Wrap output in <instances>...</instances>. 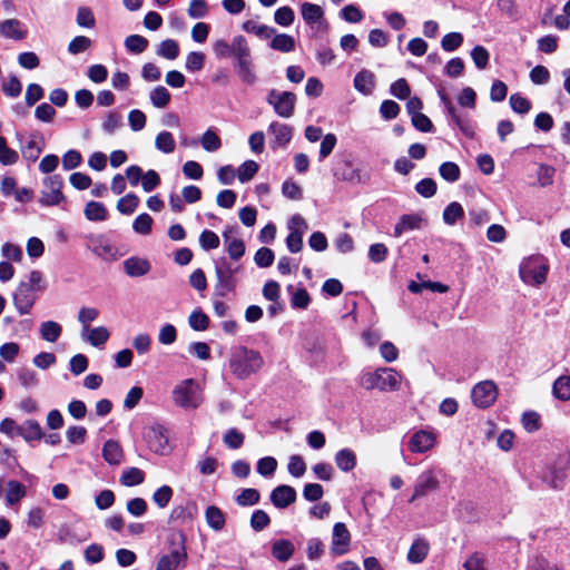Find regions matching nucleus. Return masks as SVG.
<instances>
[{
	"mask_svg": "<svg viewBox=\"0 0 570 570\" xmlns=\"http://www.w3.org/2000/svg\"><path fill=\"white\" fill-rule=\"evenodd\" d=\"M265 365L262 353L246 346H236L228 358L230 373L238 380H247Z\"/></svg>",
	"mask_w": 570,
	"mask_h": 570,
	"instance_id": "obj_1",
	"label": "nucleus"
},
{
	"mask_svg": "<svg viewBox=\"0 0 570 570\" xmlns=\"http://www.w3.org/2000/svg\"><path fill=\"white\" fill-rule=\"evenodd\" d=\"M232 50L239 79L246 85H254L257 76L247 39L242 35L235 36L232 40Z\"/></svg>",
	"mask_w": 570,
	"mask_h": 570,
	"instance_id": "obj_2",
	"label": "nucleus"
},
{
	"mask_svg": "<svg viewBox=\"0 0 570 570\" xmlns=\"http://www.w3.org/2000/svg\"><path fill=\"white\" fill-rule=\"evenodd\" d=\"M401 374L392 367L365 371L360 376V385L367 391H397L401 386Z\"/></svg>",
	"mask_w": 570,
	"mask_h": 570,
	"instance_id": "obj_3",
	"label": "nucleus"
},
{
	"mask_svg": "<svg viewBox=\"0 0 570 570\" xmlns=\"http://www.w3.org/2000/svg\"><path fill=\"white\" fill-rule=\"evenodd\" d=\"M175 405L185 410H195L203 403V391L194 379H186L173 389Z\"/></svg>",
	"mask_w": 570,
	"mask_h": 570,
	"instance_id": "obj_4",
	"label": "nucleus"
},
{
	"mask_svg": "<svg viewBox=\"0 0 570 570\" xmlns=\"http://www.w3.org/2000/svg\"><path fill=\"white\" fill-rule=\"evenodd\" d=\"M549 266L541 255H531L524 258L519 267L521 281L531 286H540L547 281Z\"/></svg>",
	"mask_w": 570,
	"mask_h": 570,
	"instance_id": "obj_5",
	"label": "nucleus"
},
{
	"mask_svg": "<svg viewBox=\"0 0 570 570\" xmlns=\"http://www.w3.org/2000/svg\"><path fill=\"white\" fill-rule=\"evenodd\" d=\"M186 538L183 533L179 534L178 541L175 538L170 540L173 546L167 554H163L157 564L156 570H177L179 567H185L187 561V551L185 546Z\"/></svg>",
	"mask_w": 570,
	"mask_h": 570,
	"instance_id": "obj_6",
	"label": "nucleus"
},
{
	"mask_svg": "<svg viewBox=\"0 0 570 570\" xmlns=\"http://www.w3.org/2000/svg\"><path fill=\"white\" fill-rule=\"evenodd\" d=\"M63 180L60 175L48 176L42 181V190L39 202L43 206H56L63 200L61 188Z\"/></svg>",
	"mask_w": 570,
	"mask_h": 570,
	"instance_id": "obj_7",
	"label": "nucleus"
},
{
	"mask_svg": "<svg viewBox=\"0 0 570 570\" xmlns=\"http://www.w3.org/2000/svg\"><path fill=\"white\" fill-rule=\"evenodd\" d=\"M215 272L217 277L215 293L224 297L236 287L235 274L238 272V267H233L228 262L222 261V263L216 266Z\"/></svg>",
	"mask_w": 570,
	"mask_h": 570,
	"instance_id": "obj_8",
	"label": "nucleus"
},
{
	"mask_svg": "<svg viewBox=\"0 0 570 570\" xmlns=\"http://www.w3.org/2000/svg\"><path fill=\"white\" fill-rule=\"evenodd\" d=\"M268 104L274 107L275 112L283 117L289 118L294 114L296 96L289 91L271 90L268 95Z\"/></svg>",
	"mask_w": 570,
	"mask_h": 570,
	"instance_id": "obj_9",
	"label": "nucleus"
},
{
	"mask_svg": "<svg viewBox=\"0 0 570 570\" xmlns=\"http://www.w3.org/2000/svg\"><path fill=\"white\" fill-rule=\"evenodd\" d=\"M149 449L157 454H166L169 451L167 431L161 424H153L144 432Z\"/></svg>",
	"mask_w": 570,
	"mask_h": 570,
	"instance_id": "obj_10",
	"label": "nucleus"
},
{
	"mask_svg": "<svg viewBox=\"0 0 570 570\" xmlns=\"http://www.w3.org/2000/svg\"><path fill=\"white\" fill-rule=\"evenodd\" d=\"M471 397L475 406L487 409L491 406L498 397L497 385L492 381L480 382L472 389Z\"/></svg>",
	"mask_w": 570,
	"mask_h": 570,
	"instance_id": "obj_11",
	"label": "nucleus"
},
{
	"mask_svg": "<svg viewBox=\"0 0 570 570\" xmlns=\"http://www.w3.org/2000/svg\"><path fill=\"white\" fill-rule=\"evenodd\" d=\"M351 546V533L343 522H337L333 527L331 552L334 556H343L348 552Z\"/></svg>",
	"mask_w": 570,
	"mask_h": 570,
	"instance_id": "obj_12",
	"label": "nucleus"
},
{
	"mask_svg": "<svg viewBox=\"0 0 570 570\" xmlns=\"http://www.w3.org/2000/svg\"><path fill=\"white\" fill-rule=\"evenodd\" d=\"M439 485L440 482L431 470L422 472L415 481L413 495L409 501L413 502L417 498L425 497L428 493L436 491Z\"/></svg>",
	"mask_w": 570,
	"mask_h": 570,
	"instance_id": "obj_13",
	"label": "nucleus"
},
{
	"mask_svg": "<svg viewBox=\"0 0 570 570\" xmlns=\"http://www.w3.org/2000/svg\"><path fill=\"white\" fill-rule=\"evenodd\" d=\"M37 299L36 291L24 284L18 285L13 293V304L20 315L28 314Z\"/></svg>",
	"mask_w": 570,
	"mask_h": 570,
	"instance_id": "obj_14",
	"label": "nucleus"
},
{
	"mask_svg": "<svg viewBox=\"0 0 570 570\" xmlns=\"http://www.w3.org/2000/svg\"><path fill=\"white\" fill-rule=\"evenodd\" d=\"M435 443V435L431 431L420 430L415 432L410 441L409 449L414 453H423L431 450Z\"/></svg>",
	"mask_w": 570,
	"mask_h": 570,
	"instance_id": "obj_15",
	"label": "nucleus"
},
{
	"mask_svg": "<svg viewBox=\"0 0 570 570\" xmlns=\"http://www.w3.org/2000/svg\"><path fill=\"white\" fill-rule=\"evenodd\" d=\"M296 500V491L289 485H278L271 493L272 503L278 509H285Z\"/></svg>",
	"mask_w": 570,
	"mask_h": 570,
	"instance_id": "obj_16",
	"label": "nucleus"
},
{
	"mask_svg": "<svg viewBox=\"0 0 570 570\" xmlns=\"http://www.w3.org/2000/svg\"><path fill=\"white\" fill-rule=\"evenodd\" d=\"M124 271L129 277H141L147 275L150 269L151 265L148 259L138 257V256H131L124 261Z\"/></svg>",
	"mask_w": 570,
	"mask_h": 570,
	"instance_id": "obj_17",
	"label": "nucleus"
},
{
	"mask_svg": "<svg viewBox=\"0 0 570 570\" xmlns=\"http://www.w3.org/2000/svg\"><path fill=\"white\" fill-rule=\"evenodd\" d=\"M422 217L419 214L402 215L394 227V236L400 237L405 232L420 229Z\"/></svg>",
	"mask_w": 570,
	"mask_h": 570,
	"instance_id": "obj_18",
	"label": "nucleus"
},
{
	"mask_svg": "<svg viewBox=\"0 0 570 570\" xmlns=\"http://www.w3.org/2000/svg\"><path fill=\"white\" fill-rule=\"evenodd\" d=\"M375 87V76L372 71L367 69H362L360 72L356 73L354 78V88L367 96L373 92V89Z\"/></svg>",
	"mask_w": 570,
	"mask_h": 570,
	"instance_id": "obj_19",
	"label": "nucleus"
},
{
	"mask_svg": "<svg viewBox=\"0 0 570 570\" xmlns=\"http://www.w3.org/2000/svg\"><path fill=\"white\" fill-rule=\"evenodd\" d=\"M27 494V488L17 480H10L7 482L6 489V504L13 507L18 504Z\"/></svg>",
	"mask_w": 570,
	"mask_h": 570,
	"instance_id": "obj_20",
	"label": "nucleus"
},
{
	"mask_svg": "<svg viewBox=\"0 0 570 570\" xmlns=\"http://www.w3.org/2000/svg\"><path fill=\"white\" fill-rule=\"evenodd\" d=\"M294 543L286 539L275 540L272 544V556L281 562L288 561L294 554Z\"/></svg>",
	"mask_w": 570,
	"mask_h": 570,
	"instance_id": "obj_21",
	"label": "nucleus"
},
{
	"mask_svg": "<svg viewBox=\"0 0 570 570\" xmlns=\"http://www.w3.org/2000/svg\"><path fill=\"white\" fill-rule=\"evenodd\" d=\"M81 336L85 341L90 343L95 347H100L105 345V343L108 341L110 334L107 327L105 326H98L90 328L88 327V331L82 330Z\"/></svg>",
	"mask_w": 570,
	"mask_h": 570,
	"instance_id": "obj_22",
	"label": "nucleus"
},
{
	"mask_svg": "<svg viewBox=\"0 0 570 570\" xmlns=\"http://www.w3.org/2000/svg\"><path fill=\"white\" fill-rule=\"evenodd\" d=\"M0 35L6 38L21 40L26 37L22 24L17 19H8L0 23Z\"/></svg>",
	"mask_w": 570,
	"mask_h": 570,
	"instance_id": "obj_23",
	"label": "nucleus"
},
{
	"mask_svg": "<svg viewBox=\"0 0 570 570\" xmlns=\"http://www.w3.org/2000/svg\"><path fill=\"white\" fill-rule=\"evenodd\" d=\"M429 551L430 546L428 541L417 538L414 540L407 552V560L412 563H420L428 557Z\"/></svg>",
	"mask_w": 570,
	"mask_h": 570,
	"instance_id": "obj_24",
	"label": "nucleus"
},
{
	"mask_svg": "<svg viewBox=\"0 0 570 570\" xmlns=\"http://www.w3.org/2000/svg\"><path fill=\"white\" fill-rule=\"evenodd\" d=\"M102 456L109 464H120L124 459V452L117 441L109 440L104 444Z\"/></svg>",
	"mask_w": 570,
	"mask_h": 570,
	"instance_id": "obj_25",
	"label": "nucleus"
},
{
	"mask_svg": "<svg viewBox=\"0 0 570 570\" xmlns=\"http://www.w3.org/2000/svg\"><path fill=\"white\" fill-rule=\"evenodd\" d=\"M336 466L343 472H350L356 466V455L351 449H342L334 456Z\"/></svg>",
	"mask_w": 570,
	"mask_h": 570,
	"instance_id": "obj_26",
	"label": "nucleus"
},
{
	"mask_svg": "<svg viewBox=\"0 0 570 570\" xmlns=\"http://www.w3.org/2000/svg\"><path fill=\"white\" fill-rule=\"evenodd\" d=\"M268 130L274 135L275 144L278 146L287 145L293 137V128L285 124L272 122Z\"/></svg>",
	"mask_w": 570,
	"mask_h": 570,
	"instance_id": "obj_27",
	"label": "nucleus"
},
{
	"mask_svg": "<svg viewBox=\"0 0 570 570\" xmlns=\"http://www.w3.org/2000/svg\"><path fill=\"white\" fill-rule=\"evenodd\" d=\"M495 8L501 16L511 21H518L520 19L521 14L518 0H495Z\"/></svg>",
	"mask_w": 570,
	"mask_h": 570,
	"instance_id": "obj_28",
	"label": "nucleus"
},
{
	"mask_svg": "<svg viewBox=\"0 0 570 570\" xmlns=\"http://www.w3.org/2000/svg\"><path fill=\"white\" fill-rule=\"evenodd\" d=\"M19 435L27 442L38 441L43 438L41 426L35 420H27L20 425Z\"/></svg>",
	"mask_w": 570,
	"mask_h": 570,
	"instance_id": "obj_29",
	"label": "nucleus"
},
{
	"mask_svg": "<svg viewBox=\"0 0 570 570\" xmlns=\"http://www.w3.org/2000/svg\"><path fill=\"white\" fill-rule=\"evenodd\" d=\"M242 29L245 32L253 33L261 39H268L275 35L276 29L266 24H261L254 20H247L243 22Z\"/></svg>",
	"mask_w": 570,
	"mask_h": 570,
	"instance_id": "obj_30",
	"label": "nucleus"
},
{
	"mask_svg": "<svg viewBox=\"0 0 570 570\" xmlns=\"http://www.w3.org/2000/svg\"><path fill=\"white\" fill-rule=\"evenodd\" d=\"M39 333L43 341L55 343L62 333V326L55 321H46L40 324Z\"/></svg>",
	"mask_w": 570,
	"mask_h": 570,
	"instance_id": "obj_31",
	"label": "nucleus"
},
{
	"mask_svg": "<svg viewBox=\"0 0 570 570\" xmlns=\"http://www.w3.org/2000/svg\"><path fill=\"white\" fill-rule=\"evenodd\" d=\"M301 14L306 23L314 24L323 20L324 11L318 4L304 2L301 6Z\"/></svg>",
	"mask_w": 570,
	"mask_h": 570,
	"instance_id": "obj_32",
	"label": "nucleus"
},
{
	"mask_svg": "<svg viewBox=\"0 0 570 570\" xmlns=\"http://www.w3.org/2000/svg\"><path fill=\"white\" fill-rule=\"evenodd\" d=\"M271 48L281 52H291L295 48V40L286 33H276L272 36Z\"/></svg>",
	"mask_w": 570,
	"mask_h": 570,
	"instance_id": "obj_33",
	"label": "nucleus"
},
{
	"mask_svg": "<svg viewBox=\"0 0 570 570\" xmlns=\"http://www.w3.org/2000/svg\"><path fill=\"white\" fill-rule=\"evenodd\" d=\"M205 518L208 527L215 531L222 530L225 525V514L219 508L215 505H210L206 509Z\"/></svg>",
	"mask_w": 570,
	"mask_h": 570,
	"instance_id": "obj_34",
	"label": "nucleus"
},
{
	"mask_svg": "<svg viewBox=\"0 0 570 570\" xmlns=\"http://www.w3.org/2000/svg\"><path fill=\"white\" fill-rule=\"evenodd\" d=\"M83 214L88 220L102 222L107 218V209L102 203L89 202L85 206Z\"/></svg>",
	"mask_w": 570,
	"mask_h": 570,
	"instance_id": "obj_35",
	"label": "nucleus"
},
{
	"mask_svg": "<svg viewBox=\"0 0 570 570\" xmlns=\"http://www.w3.org/2000/svg\"><path fill=\"white\" fill-rule=\"evenodd\" d=\"M156 53L165 59L175 60L179 56L178 42L174 39H166L159 43Z\"/></svg>",
	"mask_w": 570,
	"mask_h": 570,
	"instance_id": "obj_36",
	"label": "nucleus"
},
{
	"mask_svg": "<svg viewBox=\"0 0 570 570\" xmlns=\"http://www.w3.org/2000/svg\"><path fill=\"white\" fill-rule=\"evenodd\" d=\"M155 147L165 154L174 153L176 148V141L171 132L169 131H160L155 139Z\"/></svg>",
	"mask_w": 570,
	"mask_h": 570,
	"instance_id": "obj_37",
	"label": "nucleus"
},
{
	"mask_svg": "<svg viewBox=\"0 0 570 570\" xmlns=\"http://www.w3.org/2000/svg\"><path fill=\"white\" fill-rule=\"evenodd\" d=\"M20 151L27 161H36L42 151V147L36 141L35 137H30L26 144L20 145Z\"/></svg>",
	"mask_w": 570,
	"mask_h": 570,
	"instance_id": "obj_38",
	"label": "nucleus"
},
{
	"mask_svg": "<svg viewBox=\"0 0 570 570\" xmlns=\"http://www.w3.org/2000/svg\"><path fill=\"white\" fill-rule=\"evenodd\" d=\"M170 92L164 86H157L149 92V99L156 108H165L170 102Z\"/></svg>",
	"mask_w": 570,
	"mask_h": 570,
	"instance_id": "obj_39",
	"label": "nucleus"
},
{
	"mask_svg": "<svg viewBox=\"0 0 570 570\" xmlns=\"http://www.w3.org/2000/svg\"><path fill=\"white\" fill-rule=\"evenodd\" d=\"M552 392L561 401L570 400V376L562 375L558 377L553 383Z\"/></svg>",
	"mask_w": 570,
	"mask_h": 570,
	"instance_id": "obj_40",
	"label": "nucleus"
},
{
	"mask_svg": "<svg viewBox=\"0 0 570 570\" xmlns=\"http://www.w3.org/2000/svg\"><path fill=\"white\" fill-rule=\"evenodd\" d=\"M19 160L17 150L8 147L4 137L0 136V164L3 166H12Z\"/></svg>",
	"mask_w": 570,
	"mask_h": 570,
	"instance_id": "obj_41",
	"label": "nucleus"
},
{
	"mask_svg": "<svg viewBox=\"0 0 570 570\" xmlns=\"http://www.w3.org/2000/svg\"><path fill=\"white\" fill-rule=\"evenodd\" d=\"M463 216H464L463 207L458 202H452L443 210V222L450 226L454 225Z\"/></svg>",
	"mask_w": 570,
	"mask_h": 570,
	"instance_id": "obj_42",
	"label": "nucleus"
},
{
	"mask_svg": "<svg viewBox=\"0 0 570 570\" xmlns=\"http://www.w3.org/2000/svg\"><path fill=\"white\" fill-rule=\"evenodd\" d=\"M145 480V473L138 468H129L121 474L120 482L126 487L139 485Z\"/></svg>",
	"mask_w": 570,
	"mask_h": 570,
	"instance_id": "obj_43",
	"label": "nucleus"
},
{
	"mask_svg": "<svg viewBox=\"0 0 570 570\" xmlns=\"http://www.w3.org/2000/svg\"><path fill=\"white\" fill-rule=\"evenodd\" d=\"M1 89L4 96L9 98H17L22 91V85L18 77L12 75L2 81Z\"/></svg>",
	"mask_w": 570,
	"mask_h": 570,
	"instance_id": "obj_44",
	"label": "nucleus"
},
{
	"mask_svg": "<svg viewBox=\"0 0 570 570\" xmlns=\"http://www.w3.org/2000/svg\"><path fill=\"white\" fill-rule=\"evenodd\" d=\"M174 491L169 485H161L153 493V502L159 508L165 509L171 498H173Z\"/></svg>",
	"mask_w": 570,
	"mask_h": 570,
	"instance_id": "obj_45",
	"label": "nucleus"
},
{
	"mask_svg": "<svg viewBox=\"0 0 570 570\" xmlns=\"http://www.w3.org/2000/svg\"><path fill=\"white\" fill-rule=\"evenodd\" d=\"M462 570H487V558L481 552H473L462 564Z\"/></svg>",
	"mask_w": 570,
	"mask_h": 570,
	"instance_id": "obj_46",
	"label": "nucleus"
},
{
	"mask_svg": "<svg viewBox=\"0 0 570 570\" xmlns=\"http://www.w3.org/2000/svg\"><path fill=\"white\" fill-rule=\"evenodd\" d=\"M200 144H202L203 148L208 153L216 151L222 147L220 138L212 129H207L203 134V136L200 138Z\"/></svg>",
	"mask_w": 570,
	"mask_h": 570,
	"instance_id": "obj_47",
	"label": "nucleus"
},
{
	"mask_svg": "<svg viewBox=\"0 0 570 570\" xmlns=\"http://www.w3.org/2000/svg\"><path fill=\"white\" fill-rule=\"evenodd\" d=\"M139 204V198L135 194H127L117 202V209L125 215L135 212Z\"/></svg>",
	"mask_w": 570,
	"mask_h": 570,
	"instance_id": "obj_48",
	"label": "nucleus"
},
{
	"mask_svg": "<svg viewBox=\"0 0 570 570\" xmlns=\"http://www.w3.org/2000/svg\"><path fill=\"white\" fill-rule=\"evenodd\" d=\"M148 40L139 35L128 36L125 40V47L128 51L134 53H141L146 50Z\"/></svg>",
	"mask_w": 570,
	"mask_h": 570,
	"instance_id": "obj_49",
	"label": "nucleus"
},
{
	"mask_svg": "<svg viewBox=\"0 0 570 570\" xmlns=\"http://www.w3.org/2000/svg\"><path fill=\"white\" fill-rule=\"evenodd\" d=\"M258 164L254 160L243 163L237 169V177L240 183L250 180L258 171Z\"/></svg>",
	"mask_w": 570,
	"mask_h": 570,
	"instance_id": "obj_50",
	"label": "nucleus"
},
{
	"mask_svg": "<svg viewBox=\"0 0 570 570\" xmlns=\"http://www.w3.org/2000/svg\"><path fill=\"white\" fill-rule=\"evenodd\" d=\"M261 495L256 489H244L237 497L236 503L240 507H249L259 502Z\"/></svg>",
	"mask_w": 570,
	"mask_h": 570,
	"instance_id": "obj_51",
	"label": "nucleus"
},
{
	"mask_svg": "<svg viewBox=\"0 0 570 570\" xmlns=\"http://www.w3.org/2000/svg\"><path fill=\"white\" fill-rule=\"evenodd\" d=\"M244 440V434L234 428L227 430L223 436L225 445L233 450L239 449L243 445Z\"/></svg>",
	"mask_w": 570,
	"mask_h": 570,
	"instance_id": "obj_52",
	"label": "nucleus"
},
{
	"mask_svg": "<svg viewBox=\"0 0 570 570\" xmlns=\"http://www.w3.org/2000/svg\"><path fill=\"white\" fill-rule=\"evenodd\" d=\"M439 173L444 180L450 183H454L460 178V167L452 161L443 163L439 168Z\"/></svg>",
	"mask_w": 570,
	"mask_h": 570,
	"instance_id": "obj_53",
	"label": "nucleus"
},
{
	"mask_svg": "<svg viewBox=\"0 0 570 570\" xmlns=\"http://www.w3.org/2000/svg\"><path fill=\"white\" fill-rule=\"evenodd\" d=\"M153 218L149 214H140L132 223V229L140 235H148L151 232Z\"/></svg>",
	"mask_w": 570,
	"mask_h": 570,
	"instance_id": "obj_54",
	"label": "nucleus"
},
{
	"mask_svg": "<svg viewBox=\"0 0 570 570\" xmlns=\"http://www.w3.org/2000/svg\"><path fill=\"white\" fill-rule=\"evenodd\" d=\"M188 323L195 331H205L209 325V318L200 309H195L189 315Z\"/></svg>",
	"mask_w": 570,
	"mask_h": 570,
	"instance_id": "obj_55",
	"label": "nucleus"
},
{
	"mask_svg": "<svg viewBox=\"0 0 570 570\" xmlns=\"http://www.w3.org/2000/svg\"><path fill=\"white\" fill-rule=\"evenodd\" d=\"M295 13L291 7L278 8L274 13V20L282 27H288L294 22Z\"/></svg>",
	"mask_w": 570,
	"mask_h": 570,
	"instance_id": "obj_56",
	"label": "nucleus"
},
{
	"mask_svg": "<svg viewBox=\"0 0 570 570\" xmlns=\"http://www.w3.org/2000/svg\"><path fill=\"white\" fill-rule=\"evenodd\" d=\"M463 42V36L460 32L446 33L441 40V47L444 51L451 52L456 50Z\"/></svg>",
	"mask_w": 570,
	"mask_h": 570,
	"instance_id": "obj_57",
	"label": "nucleus"
},
{
	"mask_svg": "<svg viewBox=\"0 0 570 570\" xmlns=\"http://www.w3.org/2000/svg\"><path fill=\"white\" fill-rule=\"evenodd\" d=\"M340 16L342 19H344L346 22H350V23H358L364 18L363 12L355 4L345 6L341 10Z\"/></svg>",
	"mask_w": 570,
	"mask_h": 570,
	"instance_id": "obj_58",
	"label": "nucleus"
},
{
	"mask_svg": "<svg viewBox=\"0 0 570 570\" xmlns=\"http://www.w3.org/2000/svg\"><path fill=\"white\" fill-rule=\"evenodd\" d=\"M288 473L295 478H301L306 472V463L301 455H292L287 465Z\"/></svg>",
	"mask_w": 570,
	"mask_h": 570,
	"instance_id": "obj_59",
	"label": "nucleus"
},
{
	"mask_svg": "<svg viewBox=\"0 0 570 570\" xmlns=\"http://www.w3.org/2000/svg\"><path fill=\"white\" fill-rule=\"evenodd\" d=\"M205 63V55L199 51L189 52L186 57L185 68L188 71H199Z\"/></svg>",
	"mask_w": 570,
	"mask_h": 570,
	"instance_id": "obj_60",
	"label": "nucleus"
},
{
	"mask_svg": "<svg viewBox=\"0 0 570 570\" xmlns=\"http://www.w3.org/2000/svg\"><path fill=\"white\" fill-rule=\"evenodd\" d=\"M274 253L268 247L259 248L254 255V262L258 267L266 268L269 267L274 262Z\"/></svg>",
	"mask_w": 570,
	"mask_h": 570,
	"instance_id": "obj_61",
	"label": "nucleus"
},
{
	"mask_svg": "<svg viewBox=\"0 0 570 570\" xmlns=\"http://www.w3.org/2000/svg\"><path fill=\"white\" fill-rule=\"evenodd\" d=\"M45 523V510L40 507H33L28 511L27 524L32 529H39Z\"/></svg>",
	"mask_w": 570,
	"mask_h": 570,
	"instance_id": "obj_62",
	"label": "nucleus"
},
{
	"mask_svg": "<svg viewBox=\"0 0 570 570\" xmlns=\"http://www.w3.org/2000/svg\"><path fill=\"white\" fill-rule=\"evenodd\" d=\"M160 184V177L158 173L154 169H149L146 173H142L141 177V187L146 193L153 191Z\"/></svg>",
	"mask_w": 570,
	"mask_h": 570,
	"instance_id": "obj_63",
	"label": "nucleus"
},
{
	"mask_svg": "<svg viewBox=\"0 0 570 570\" xmlns=\"http://www.w3.org/2000/svg\"><path fill=\"white\" fill-rule=\"evenodd\" d=\"M512 110L517 114H527L531 109V102L519 94H513L509 99Z\"/></svg>",
	"mask_w": 570,
	"mask_h": 570,
	"instance_id": "obj_64",
	"label": "nucleus"
}]
</instances>
